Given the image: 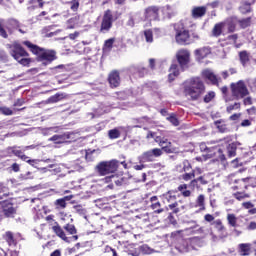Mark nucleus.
<instances>
[{"instance_id": "nucleus-7", "label": "nucleus", "mask_w": 256, "mask_h": 256, "mask_svg": "<svg viewBox=\"0 0 256 256\" xmlns=\"http://www.w3.org/2000/svg\"><path fill=\"white\" fill-rule=\"evenodd\" d=\"M1 205V211L0 215L2 217V220L4 219H15L17 217V207L9 201V200H3L0 201Z\"/></svg>"}, {"instance_id": "nucleus-60", "label": "nucleus", "mask_w": 256, "mask_h": 256, "mask_svg": "<svg viewBox=\"0 0 256 256\" xmlns=\"http://www.w3.org/2000/svg\"><path fill=\"white\" fill-rule=\"evenodd\" d=\"M114 43H115V39L110 38V39L105 41L104 46L106 47V49H113V44Z\"/></svg>"}, {"instance_id": "nucleus-50", "label": "nucleus", "mask_w": 256, "mask_h": 256, "mask_svg": "<svg viewBox=\"0 0 256 256\" xmlns=\"http://www.w3.org/2000/svg\"><path fill=\"white\" fill-rule=\"evenodd\" d=\"M149 73V70H147V68L143 67V66H138V72L136 75H138V77H145V75H147Z\"/></svg>"}, {"instance_id": "nucleus-31", "label": "nucleus", "mask_w": 256, "mask_h": 256, "mask_svg": "<svg viewBox=\"0 0 256 256\" xmlns=\"http://www.w3.org/2000/svg\"><path fill=\"white\" fill-rule=\"evenodd\" d=\"M164 19H171L175 15V10L171 6H166L162 9Z\"/></svg>"}, {"instance_id": "nucleus-17", "label": "nucleus", "mask_w": 256, "mask_h": 256, "mask_svg": "<svg viewBox=\"0 0 256 256\" xmlns=\"http://www.w3.org/2000/svg\"><path fill=\"white\" fill-rule=\"evenodd\" d=\"M27 149H31V146H26L24 148H21V146H11L6 149V153L9 155V157L12 155H15V157H20L23 151H27Z\"/></svg>"}, {"instance_id": "nucleus-44", "label": "nucleus", "mask_w": 256, "mask_h": 256, "mask_svg": "<svg viewBox=\"0 0 256 256\" xmlns=\"http://www.w3.org/2000/svg\"><path fill=\"white\" fill-rule=\"evenodd\" d=\"M200 184V185H207V180H205V178H203L202 176L198 177L197 179H193L191 181V186L192 187H196L197 184Z\"/></svg>"}, {"instance_id": "nucleus-61", "label": "nucleus", "mask_w": 256, "mask_h": 256, "mask_svg": "<svg viewBox=\"0 0 256 256\" xmlns=\"http://www.w3.org/2000/svg\"><path fill=\"white\" fill-rule=\"evenodd\" d=\"M94 153H97V150H91V149L88 150V154H87L88 161H95Z\"/></svg>"}, {"instance_id": "nucleus-42", "label": "nucleus", "mask_w": 256, "mask_h": 256, "mask_svg": "<svg viewBox=\"0 0 256 256\" xmlns=\"http://www.w3.org/2000/svg\"><path fill=\"white\" fill-rule=\"evenodd\" d=\"M108 137L109 139H119V137H121V132H119L117 128L109 130Z\"/></svg>"}, {"instance_id": "nucleus-64", "label": "nucleus", "mask_w": 256, "mask_h": 256, "mask_svg": "<svg viewBox=\"0 0 256 256\" xmlns=\"http://www.w3.org/2000/svg\"><path fill=\"white\" fill-rule=\"evenodd\" d=\"M178 191H180V193H190V191L187 190V184H182L178 186Z\"/></svg>"}, {"instance_id": "nucleus-46", "label": "nucleus", "mask_w": 256, "mask_h": 256, "mask_svg": "<svg viewBox=\"0 0 256 256\" xmlns=\"http://www.w3.org/2000/svg\"><path fill=\"white\" fill-rule=\"evenodd\" d=\"M214 225L217 231H220V233H223V231H225V226L223 225L221 219L215 220Z\"/></svg>"}, {"instance_id": "nucleus-18", "label": "nucleus", "mask_w": 256, "mask_h": 256, "mask_svg": "<svg viewBox=\"0 0 256 256\" xmlns=\"http://www.w3.org/2000/svg\"><path fill=\"white\" fill-rule=\"evenodd\" d=\"M202 77L210 81L212 85H219V82L221 81V78L217 77V75H215V73H213V71H211L210 69L204 70L202 72Z\"/></svg>"}, {"instance_id": "nucleus-52", "label": "nucleus", "mask_w": 256, "mask_h": 256, "mask_svg": "<svg viewBox=\"0 0 256 256\" xmlns=\"http://www.w3.org/2000/svg\"><path fill=\"white\" fill-rule=\"evenodd\" d=\"M233 195L235 199H237V201H243L245 199H249L250 197L249 194H243V193H234Z\"/></svg>"}, {"instance_id": "nucleus-8", "label": "nucleus", "mask_w": 256, "mask_h": 256, "mask_svg": "<svg viewBox=\"0 0 256 256\" xmlns=\"http://www.w3.org/2000/svg\"><path fill=\"white\" fill-rule=\"evenodd\" d=\"M115 21H117V17L113 15V11H111L110 9L106 10L102 17L100 33H109Z\"/></svg>"}, {"instance_id": "nucleus-10", "label": "nucleus", "mask_w": 256, "mask_h": 256, "mask_svg": "<svg viewBox=\"0 0 256 256\" xmlns=\"http://www.w3.org/2000/svg\"><path fill=\"white\" fill-rule=\"evenodd\" d=\"M2 239L7 243L8 247H17L19 242L23 241V234L8 230L2 235Z\"/></svg>"}, {"instance_id": "nucleus-20", "label": "nucleus", "mask_w": 256, "mask_h": 256, "mask_svg": "<svg viewBox=\"0 0 256 256\" xmlns=\"http://www.w3.org/2000/svg\"><path fill=\"white\" fill-rule=\"evenodd\" d=\"M149 207L154 211V213H163V208H161V203L157 196H152L149 198Z\"/></svg>"}, {"instance_id": "nucleus-51", "label": "nucleus", "mask_w": 256, "mask_h": 256, "mask_svg": "<svg viewBox=\"0 0 256 256\" xmlns=\"http://www.w3.org/2000/svg\"><path fill=\"white\" fill-rule=\"evenodd\" d=\"M197 205L201 207V209H205V196L200 194L197 198Z\"/></svg>"}, {"instance_id": "nucleus-57", "label": "nucleus", "mask_w": 256, "mask_h": 256, "mask_svg": "<svg viewBox=\"0 0 256 256\" xmlns=\"http://www.w3.org/2000/svg\"><path fill=\"white\" fill-rule=\"evenodd\" d=\"M43 135H50V133H57V128L55 127H49L42 129Z\"/></svg>"}, {"instance_id": "nucleus-41", "label": "nucleus", "mask_w": 256, "mask_h": 256, "mask_svg": "<svg viewBox=\"0 0 256 256\" xmlns=\"http://www.w3.org/2000/svg\"><path fill=\"white\" fill-rule=\"evenodd\" d=\"M227 221L230 227H237V216L235 214H228Z\"/></svg>"}, {"instance_id": "nucleus-1", "label": "nucleus", "mask_w": 256, "mask_h": 256, "mask_svg": "<svg viewBox=\"0 0 256 256\" xmlns=\"http://www.w3.org/2000/svg\"><path fill=\"white\" fill-rule=\"evenodd\" d=\"M185 97L190 101H199L205 95V84L201 78H191L184 83Z\"/></svg>"}, {"instance_id": "nucleus-9", "label": "nucleus", "mask_w": 256, "mask_h": 256, "mask_svg": "<svg viewBox=\"0 0 256 256\" xmlns=\"http://www.w3.org/2000/svg\"><path fill=\"white\" fill-rule=\"evenodd\" d=\"M45 221H47L48 225L52 227L53 233L62 241H67V234H65V230L59 225V222L55 221V216L53 214H50L46 216Z\"/></svg>"}, {"instance_id": "nucleus-37", "label": "nucleus", "mask_w": 256, "mask_h": 256, "mask_svg": "<svg viewBox=\"0 0 256 256\" xmlns=\"http://www.w3.org/2000/svg\"><path fill=\"white\" fill-rule=\"evenodd\" d=\"M79 23V17L75 16L67 21V29H75Z\"/></svg>"}, {"instance_id": "nucleus-49", "label": "nucleus", "mask_w": 256, "mask_h": 256, "mask_svg": "<svg viewBox=\"0 0 256 256\" xmlns=\"http://www.w3.org/2000/svg\"><path fill=\"white\" fill-rule=\"evenodd\" d=\"M215 99V92L210 91L204 96V103H211Z\"/></svg>"}, {"instance_id": "nucleus-56", "label": "nucleus", "mask_w": 256, "mask_h": 256, "mask_svg": "<svg viewBox=\"0 0 256 256\" xmlns=\"http://www.w3.org/2000/svg\"><path fill=\"white\" fill-rule=\"evenodd\" d=\"M70 3V9H71V11H78V9H79V0H72V1H70L69 2Z\"/></svg>"}, {"instance_id": "nucleus-3", "label": "nucleus", "mask_w": 256, "mask_h": 256, "mask_svg": "<svg viewBox=\"0 0 256 256\" xmlns=\"http://www.w3.org/2000/svg\"><path fill=\"white\" fill-rule=\"evenodd\" d=\"M9 54L15 61H17L23 67H27L31 64V58H29V52L21 46V44L14 42L8 44Z\"/></svg>"}, {"instance_id": "nucleus-40", "label": "nucleus", "mask_w": 256, "mask_h": 256, "mask_svg": "<svg viewBox=\"0 0 256 256\" xmlns=\"http://www.w3.org/2000/svg\"><path fill=\"white\" fill-rule=\"evenodd\" d=\"M249 181H253L252 177H246V178H241L235 181V183H239V185H243L245 189L249 187Z\"/></svg>"}, {"instance_id": "nucleus-33", "label": "nucleus", "mask_w": 256, "mask_h": 256, "mask_svg": "<svg viewBox=\"0 0 256 256\" xmlns=\"http://www.w3.org/2000/svg\"><path fill=\"white\" fill-rule=\"evenodd\" d=\"M157 223H159V218L157 216H155V212L148 214L147 227H155V225H157Z\"/></svg>"}, {"instance_id": "nucleus-25", "label": "nucleus", "mask_w": 256, "mask_h": 256, "mask_svg": "<svg viewBox=\"0 0 256 256\" xmlns=\"http://www.w3.org/2000/svg\"><path fill=\"white\" fill-rule=\"evenodd\" d=\"M163 144L160 145L161 151H164V153H175V147H173V144L171 141H169L167 138H164Z\"/></svg>"}, {"instance_id": "nucleus-4", "label": "nucleus", "mask_w": 256, "mask_h": 256, "mask_svg": "<svg viewBox=\"0 0 256 256\" xmlns=\"http://www.w3.org/2000/svg\"><path fill=\"white\" fill-rule=\"evenodd\" d=\"M19 27H20L19 21L15 19H9L5 21V19L0 18V37H2L3 39H7V37H9V34L13 35V32L16 29H19ZM7 31L9 34H7Z\"/></svg>"}, {"instance_id": "nucleus-30", "label": "nucleus", "mask_w": 256, "mask_h": 256, "mask_svg": "<svg viewBox=\"0 0 256 256\" xmlns=\"http://www.w3.org/2000/svg\"><path fill=\"white\" fill-rule=\"evenodd\" d=\"M223 27H225L223 22L216 24L212 30V35L214 37H220V35L223 33Z\"/></svg>"}, {"instance_id": "nucleus-15", "label": "nucleus", "mask_w": 256, "mask_h": 256, "mask_svg": "<svg viewBox=\"0 0 256 256\" xmlns=\"http://www.w3.org/2000/svg\"><path fill=\"white\" fill-rule=\"evenodd\" d=\"M108 83L112 89H117L121 85V76L119 75V71L114 70L110 72L108 76Z\"/></svg>"}, {"instance_id": "nucleus-23", "label": "nucleus", "mask_w": 256, "mask_h": 256, "mask_svg": "<svg viewBox=\"0 0 256 256\" xmlns=\"http://www.w3.org/2000/svg\"><path fill=\"white\" fill-rule=\"evenodd\" d=\"M238 254L240 256H249L251 255V244L241 243L238 245Z\"/></svg>"}, {"instance_id": "nucleus-39", "label": "nucleus", "mask_w": 256, "mask_h": 256, "mask_svg": "<svg viewBox=\"0 0 256 256\" xmlns=\"http://www.w3.org/2000/svg\"><path fill=\"white\" fill-rule=\"evenodd\" d=\"M240 13L246 15V13H251V3L245 2L242 6L239 7Z\"/></svg>"}, {"instance_id": "nucleus-53", "label": "nucleus", "mask_w": 256, "mask_h": 256, "mask_svg": "<svg viewBox=\"0 0 256 256\" xmlns=\"http://www.w3.org/2000/svg\"><path fill=\"white\" fill-rule=\"evenodd\" d=\"M0 113H2V115H13V110H11V108L7 107V106H2L0 107Z\"/></svg>"}, {"instance_id": "nucleus-63", "label": "nucleus", "mask_w": 256, "mask_h": 256, "mask_svg": "<svg viewBox=\"0 0 256 256\" xmlns=\"http://www.w3.org/2000/svg\"><path fill=\"white\" fill-rule=\"evenodd\" d=\"M213 149H215V148H209V147H207V144H205V143L200 144V150L202 152L207 151V153H211V151H213Z\"/></svg>"}, {"instance_id": "nucleus-47", "label": "nucleus", "mask_w": 256, "mask_h": 256, "mask_svg": "<svg viewBox=\"0 0 256 256\" xmlns=\"http://www.w3.org/2000/svg\"><path fill=\"white\" fill-rule=\"evenodd\" d=\"M167 121L173 124L174 127H179V119H177V116H175V114H171L169 117H167Z\"/></svg>"}, {"instance_id": "nucleus-16", "label": "nucleus", "mask_w": 256, "mask_h": 256, "mask_svg": "<svg viewBox=\"0 0 256 256\" xmlns=\"http://www.w3.org/2000/svg\"><path fill=\"white\" fill-rule=\"evenodd\" d=\"M68 139H71V134H69V132H66L63 134L53 135L48 139V141H52L56 145H61L63 143H67Z\"/></svg>"}, {"instance_id": "nucleus-21", "label": "nucleus", "mask_w": 256, "mask_h": 256, "mask_svg": "<svg viewBox=\"0 0 256 256\" xmlns=\"http://www.w3.org/2000/svg\"><path fill=\"white\" fill-rule=\"evenodd\" d=\"M239 145V143L237 142H232L230 144L227 145L226 147V155L229 159L236 157L237 155V146Z\"/></svg>"}, {"instance_id": "nucleus-59", "label": "nucleus", "mask_w": 256, "mask_h": 256, "mask_svg": "<svg viewBox=\"0 0 256 256\" xmlns=\"http://www.w3.org/2000/svg\"><path fill=\"white\" fill-rule=\"evenodd\" d=\"M139 71V66L136 65H132L128 68V72L130 73V75H137Z\"/></svg>"}, {"instance_id": "nucleus-32", "label": "nucleus", "mask_w": 256, "mask_h": 256, "mask_svg": "<svg viewBox=\"0 0 256 256\" xmlns=\"http://www.w3.org/2000/svg\"><path fill=\"white\" fill-rule=\"evenodd\" d=\"M115 195L110 196V198L104 197V198H99L95 200L96 205H98V207H103V205H109V203L111 202V199H115Z\"/></svg>"}, {"instance_id": "nucleus-22", "label": "nucleus", "mask_w": 256, "mask_h": 256, "mask_svg": "<svg viewBox=\"0 0 256 256\" xmlns=\"http://www.w3.org/2000/svg\"><path fill=\"white\" fill-rule=\"evenodd\" d=\"M239 60L243 67H247L249 64V61H251V53L247 52L246 50L240 51L239 54Z\"/></svg>"}, {"instance_id": "nucleus-34", "label": "nucleus", "mask_w": 256, "mask_h": 256, "mask_svg": "<svg viewBox=\"0 0 256 256\" xmlns=\"http://www.w3.org/2000/svg\"><path fill=\"white\" fill-rule=\"evenodd\" d=\"M179 76V65L177 64H172L170 66V74H169V80L173 81V77Z\"/></svg>"}, {"instance_id": "nucleus-45", "label": "nucleus", "mask_w": 256, "mask_h": 256, "mask_svg": "<svg viewBox=\"0 0 256 256\" xmlns=\"http://www.w3.org/2000/svg\"><path fill=\"white\" fill-rule=\"evenodd\" d=\"M237 109H241V103L239 102H235L234 104H231L228 107H226L227 113H233V111Z\"/></svg>"}, {"instance_id": "nucleus-5", "label": "nucleus", "mask_w": 256, "mask_h": 256, "mask_svg": "<svg viewBox=\"0 0 256 256\" xmlns=\"http://www.w3.org/2000/svg\"><path fill=\"white\" fill-rule=\"evenodd\" d=\"M230 89L232 93V97L235 99H245L247 95H249V88L245 84V81L239 80L238 82H233L230 84Z\"/></svg>"}, {"instance_id": "nucleus-28", "label": "nucleus", "mask_w": 256, "mask_h": 256, "mask_svg": "<svg viewBox=\"0 0 256 256\" xmlns=\"http://www.w3.org/2000/svg\"><path fill=\"white\" fill-rule=\"evenodd\" d=\"M73 197H75V196L74 195H69V196H65L64 198L57 199L55 201L56 207H60L61 209H65V207L67 206V203H65V202L66 201H71L73 199Z\"/></svg>"}, {"instance_id": "nucleus-36", "label": "nucleus", "mask_w": 256, "mask_h": 256, "mask_svg": "<svg viewBox=\"0 0 256 256\" xmlns=\"http://www.w3.org/2000/svg\"><path fill=\"white\" fill-rule=\"evenodd\" d=\"M63 229L68 233V235H77V228L74 224L67 223L64 225Z\"/></svg>"}, {"instance_id": "nucleus-14", "label": "nucleus", "mask_w": 256, "mask_h": 256, "mask_svg": "<svg viewBox=\"0 0 256 256\" xmlns=\"http://www.w3.org/2000/svg\"><path fill=\"white\" fill-rule=\"evenodd\" d=\"M144 17L147 21H159V7L150 6L144 10Z\"/></svg>"}, {"instance_id": "nucleus-62", "label": "nucleus", "mask_w": 256, "mask_h": 256, "mask_svg": "<svg viewBox=\"0 0 256 256\" xmlns=\"http://www.w3.org/2000/svg\"><path fill=\"white\" fill-rule=\"evenodd\" d=\"M228 41H230V43H234L236 44L237 43V39H239V35L237 34H232V35H229L227 37Z\"/></svg>"}, {"instance_id": "nucleus-29", "label": "nucleus", "mask_w": 256, "mask_h": 256, "mask_svg": "<svg viewBox=\"0 0 256 256\" xmlns=\"http://www.w3.org/2000/svg\"><path fill=\"white\" fill-rule=\"evenodd\" d=\"M214 125H216V128L220 133H230L231 129L227 127V124H222V120H217L214 122Z\"/></svg>"}, {"instance_id": "nucleus-26", "label": "nucleus", "mask_w": 256, "mask_h": 256, "mask_svg": "<svg viewBox=\"0 0 256 256\" xmlns=\"http://www.w3.org/2000/svg\"><path fill=\"white\" fill-rule=\"evenodd\" d=\"M205 13H207V7L205 6L194 7L192 9V17L194 19H199V17H203Z\"/></svg>"}, {"instance_id": "nucleus-55", "label": "nucleus", "mask_w": 256, "mask_h": 256, "mask_svg": "<svg viewBox=\"0 0 256 256\" xmlns=\"http://www.w3.org/2000/svg\"><path fill=\"white\" fill-rule=\"evenodd\" d=\"M183 171L184 173H189V171H193V169L191 168V163L188 162V160L183 161Z\"/></svg>"}, {"instance_id": "nucleus-54", "label": "nucleus", "mask_w": 256, "mask_h": 256, "mask_svg": "<svg viewBox=\"0 0 256 256\" xmlns=\"http://www.w3.org/2000/svg\"><path fill=\"white\" fill-rule=\"evenodd\" d=\"M136 23H137V15L130 16L128 21H127L128 27H135Z\"/></svg>"}, {"instance_id": "nucleus-43", "label": "nucleus", "mask_w": 256, "mask_h": 256, "mask_svg": "<svg viewBox=\"0 0 256 256\" xmlns=\"http://www.w3.org/2000/svg\"><path fill=\"white\" fill-rule=\"evenodd\" d=\"M137 219H140V223H144V225H149V213H144L136 216Z\"/></svg>"}, {"instance_id": "nucleus-12", "label": "nucleus", "mask_w": 256, "mask_h": 256, "mask_svg": "<svg viewBox=\"0 0 256 256\" xmlns=\"http://www.w3.org/2000/svg\"><path fill=\"white\" fill-rule=\"evenodd\" d=\"M161 155H163V151L161 150V148H154L152 150H148V151L144 152L140 156V161L142 163H151V162L155 161V159H157V157H161Z\"/></svg>"}, {"instance_id": "nucleus-2", "label": "nucleus", "mask_w": 256, "mask_h": 256, "mask_svg": "<svg viewBox=\"0 0 256 256\" xmlns=\"http://www.w3.org/2000/svg\"><path fill=\"white\" fill-rule=\"evenodd\" d=\"M23 45H25V47H28L29 51H31V53H33V55L38 56V61H45L43 63V65H49V63H53V61H55V59H57L55 51H53V50H45V49L31 43V41H24Z\"/></svg>"}, {"instance_id": "nucleus-11", "label": "nucleus", "mask_w": 256, "mask_h": 256, "mask_svg": "<svg viewBox=\"0 0 256 256\" xmlns=\"http://www.w3.org/2000/svg\"><path fill=\"white\" fill-rule=\"evenodd\" d=\"M176 59L182 71H185V69H189V63L191 61V53H189L188 50L186 49L178 50L176 53Z\"/></svg>"}, {"instance_id": "nucleus-58", "label": "nucleus", "mask_w": 256, "mask_h": 256, "mask_svg": "<svg viewBox=\"0 0 256 256\" xmlns=\"http://www.w3.org/2000/svg\"><path fill=\"white\" fill-rule=\"evenodd\" d=\"M179 206V204L177 203V202H174V203H172V204H169V209H172L173 211H172V213L174 214V215H177V213H179V208H177Z\"/></svg>"}, {"instance_id": "nucleus-38", "label": "nucleus", "mask_w": 256, "mask_h": 256, "mask_svg": "<svg viewBox=\"0 0 256 256\" xmlns=\"http://www.w3.org/2000/svg\"><path fill=\"white\" fill-rule=\"evenodd\" d=\"M238 24L240 25L241 29H247L251 25V17L238 19Z\"/></svg>"}, {"instance_id": "nucleus-48", "label": "nucleus", "mask_w": 256, "mask_h": 256, "mask_svg": "<svg viewBox=\"0 0 256 256\" xmlns=\"http://www.w3.org/2000/svg\"><path fill=\"white\" fill-rule=\"evenodd\" d=\"M144 37L147 43H153V31L151 30L144 31Z\"/></svg>"}, {"instance_id": "nucleus-6", "label": "nucleus", "mask_w": 256, "mask_h": 256, "mask_svg": "<svg viewBox=\"0 0 256 256\" xmlns=\"http://www.w3.org/2000/svg\"><path fill=\"white\" fill-rule=\"evenodd\" d=\"M117 169H119L118 160L103 161L96 166V171L101 176L109 175L110 173H115Z\"/></svg>"}, {"instance_id": "nucleus-27", "label": "nucleus", "mask_w": 256, "mask_h": 256, "mask_svg": "<svg viewBox=\"0 0 256 256\" xmlns=\"http://www.w3.org/2000/svg\"><path fill=\"white\" fill-rule=\"evenodd\" d=\"M211 54V49L209 47H203L195 50V55L198 59H205L207 55Z\"/></svg>"}, {"instance_id": "nucleus-19", "label": "nucleus", "mask_w": 256, "mask_h": 256, "mask_svg": "<svg viewBox=\"0 0 256 256\" xmlns=\"http://www.w3.org/2000/svg\"><path fill=\"white\" fill-rule=\"evenodd\" d=\"M237 23H239V18H237V16H232L224 22V27H227L228 33H235Z\"/></svg>"}, {"instance_id": "nucleus-35", "label": "nucleus", "mask_w": 256, "mask_h": 256, "mask_svg": "<svg viewBox=\"0 0 256 256\" xmlns=\"http://www.w3.org/2000/svg\"><path fill=\"white\" fill-rule=\"evenodd\" d=\"M65 97L66 95L64 93H61V94L57 93L48 99V103H59V101H63Z\"/></svg>"}, {"instance_id": "nucleus-24", "label": "nucleus", "mask_w": 256, "mask_h": 256, "mask_svg": "<svg viewBox=\"0 0 256 256\" xmlns=\"http://www.w3.org/2000/svg\"><path fill=\"white\" fill-rule=\"evenodd\" d=\"M202 171L201 168H196L195 170H191L189 172H185L182 174L183 181H191L192 179H195L196 175H201Z\"/></svg>"}, {"instance_id": "nucleus-13", "label": "nucleus", "mask_w": 256, "mask_h": 256, "mask_svg": "<svg viewBox=\"0 0 256 256\" xmlns=\"http://www.w3.org/2000/svg\"><path fill=\"white\" fill-rule=\"evenodd\" d=\"M176 35L175 40L178 45H190L191 43V35L189 34V30L185 29H177L175 28Z\"/></svg>"}]
</instances>
